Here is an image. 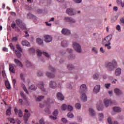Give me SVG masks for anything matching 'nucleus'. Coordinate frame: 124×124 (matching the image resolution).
Returning <instances> with one entry per match:
<instances>
[{
    "mask_svg": "<svg viewBox=\"0 0 124 124\" xmlns=\"http://www.w3.org/2000/svg\"><path fill=\"white\" fill-rule=\"evenodd\" d=\"M117 61L113 60L111 62H107L105 63V66L108 71H113L117 67Z\"/></svg>",
    "mask_w": 124,
    "mask_h": 124,
    "instance_id": "obj_1",
    "label": "nucleus"
},
{
    "mask_svg": "<svg viewBox=\"0 0 124 124\" xmlns=\"http://www.w3.org/2000/svg\"><path fill=\"white\" fill-rule=\"evenodd\" d=\"M73 47L75 51L77 52V53H82V48L81 47V45L74 42L73 44Z\"/></svg>",
    "mask_w": 124,
    "mask_h": 124,
    "instance_id": "obj_2",
    "label": "nucleus"
},
{
    "mask_svg": "<svg viewBox=\"0 0 124 124\" xmlns=\"http://www.w3.org/2000/svg\"><path fill=\"white\" fill-rule=\"evenodd\" d=\"M53 101L50 99V98H48L46 101V103L47 104L46 105L47 109L45 110L46 113L47 114H50L51 113V110L49 109V108H51V106L49 105V104L51 103H53Z\"/></svg>",
    "mask_w": 124,
    "mask_h": 124,
    "instance_id": "obj_3",
    "label": "nucleus"
},
{
    "mask_svg": "<svg viewBox=\"0 0 124 124\" xmlns=\"http://www.w3.org/2000/svg\"><path fill=\"white\" fill-rule=\"evenodd\" d=\"M16 23L21 30H26V25L23 23V21L20 19H17L16 20Z\"/></svg>",
    "mask_w": 124,
    "mask_h": 124,
    "instance_id": "obj_4",
    "label": "nucleus"
},
{
    "mask_svg": "<svg viewBox=\"0 0 124 124\" xmlns=\"http://www.w3.org/2000/svg\"><path fill=\"white\" fill-rule=\"evenodd\" d=\"M53 116L49 117L50 120H57L58 119V115H59V110L58 109H55L53 112Z\"/></svg>",
    "mask_w": 124,
    "mask_h": 124,
    "instance_id": "obj_5",
    "label": "nucleus"
},
{
    "mask_svg": "<svg viewBox=\"0 0 124 124\" xmlns=\"http://www.w3.org/2000/svg\"><path fill=\"white\" fill-rule=\"evenodd\" d=\"M44 38L45 42H46V43L52 42V40H53V38L52 37V36L49 35H45L44 36Z\"/></svg>",
    "mask_w": 124,
    "mask_h": 124,
    "instance_id": "obj_6",
    "label": "nucleus"
},
{
    "mask_svg": "<svg viewBox=\"0 0 124 124\" xmlns=\"http://www.w3.org/2000/svg\"><path fill=\"white\" fill-rule=\"evenodd\" d=\"M113 36L112 35H109L108 36H107L104 40H103L102 44H105L106 43H108L111 41V40L112 39Z\"/></svg>",
    "mask_w": 124,
    "mask_h": 124,
    "instance_id": "obj_7",
    "label": "nucleus"
},
{
    "mask_svg": "<svg viewBox=\"0 0 124 124\" xmlns=\"http://www.w3.org/2000/svg\"><path fill=\"white\" fill-rule=\"evenodd\" d=\"M104 104L105 107H106L107 108V107H108L109 106V104L110 105H112V104H114V102H113V101H112L111 100H109L108 101V99H105L104 100Z\"/></svg>",
    "mask_w": 124,
    "mask_h": 124,
    "instance_id": "obj_8",
    "label": "nucleus"
},
{
    "mask_svg": "<svg viewBox=\"0 0 124 124\" xmlns=\"http://www.w3.org/2000/svg\"><path fill=\"white\" fill-rule=\"evenodd\" d=\"M67 14L70 15V16H74V15H76V12L75 11H73V9H67L66 11Z\"/></svg>",
    "mask_w": 124,
    "mask_h": 124,
    "instance_id": "obj_9",
    "label": "nucleus"
},
{
    "mask_svg": "<svg viewBox=\"0 0 124 124\" xmlns=\"http://www.w3.org/2000/svg\"><path fill=\"white\" fill-rule=\"evenodd\" d=\"M38 87L39 89L41 90L42 92H43V93L45 92V91H46L45 88H44V83H43V82H40L38 84Z\"/></svg>",
    "mask_w": 124,
    "mask_h": 124,
    "instance_id": "obj_10",
    "label": "nucleus"
},
{
    "mask_svg": "<svg viewBox=\"0 0 124 124\" xmlns=\"http://www.w3.org/2000/svg\"><path fill=\"white\" fill-rule=\"evenodd\" d=\"M62 33L64 35H70L71 33L70 30L66 28H63L62 31Z\"/></svg>",
    "mask_w": 124,
    "mask_h": 124,
    "instance_id": "obj_11",
    "label": "nucleus"
},
{
    "mask_svg": "<svg viewBox=\"0 0 124 124\" xmlns=\"http://www.w3.org/2000/svg\"><path fill=\"white\" fill-rule=\"evenodd\" d=\"M15 114L16 115H17V114H18V117H19V118H22V117H23V112H22V110H21V109L18 110L17 108H15Z\"/></svg>",
    "mask_w": 124,
    "mask_h": 124,
    "instance_id": "obj_12",
    "label": "nucleus"
},
{
    "mask_svg": "<svg viewBox=\"0 0 124 124\" xmlns=\"http://www.w3.org/2000/svg\"><path fill=\"white\" fill-rule=\"evenodd\" d=\"M64 20L66 22H68L70 24L76 23V20L72 17H65Z\"/></svg>",
    "mask_w": 124,
    "mask_h": 124,
    "instance_id": "obj_13",
    "label": "nucleus"
},
{
    "mask_svg": "<svg viewBox=\"0 0 124 124\" xmlns=\"http://www.w3.org/2000/svg\"><path fill=\"white\" fill-rule=\"evenodd\" d=\"M80 90L79 91V92L80 93H83L86 92V91L87 90V85H86V84H82L80 86Z\"/></svg>",
    "mask_w": 124,
    "mask_h": 124,
    "instance_id": "obj_14",
    "label": "nucleus"
},
{
    "mask_svg": "<svg viewBox=\"0 0 124 124\" xmlns=\"http://www.w3.org/2000/svg\"><path fill=\"white\" fill-rule=\"evenodd\" d=\"M49 87L51 89H56L57 88V83L54 81H51L49 83Z\"/></svg>",
    "mask_w": 124,
    "mask_h": 124,
    "instance_id": "obj_15",
    "label": "nucleus"
},
{
    "mask_svg": "<svg viewBox=\"0 0 124 124\" xmlns=\"http://www.w3.org/2000/svg\"><path fill=\"white\" fill-rule=\"evenodd\" d=\"M114 92L116 95H121V94H123V92L119 88H115Z\"/></svg>",
    "mask_w": 124,
    "mask_h": 124,
    "instance_id": "obj_16",
    "label": "nucleus"
},
{
    "mask_svg": "<svg viewBox=\"0 0 124 124\" xmlns=\"http://www.w3.org/2000/svg\"><path fill=\"white\" fill-rule=\"evenodd\" d=\"M21 44L22 46H27V47L31 46V44L28 41L24 40L22 41Z\"/></svg>",
    "mask_w": 124,
    "mask_h": 124,
    "instance_id": "obj_17",
    "label": "nucleus"
},
{
    "mask_svg": "<svg viewBox=\"0 0 124 124\" xmlns=\"http://www.w3.org/2000/svg\"><path fill=\"white\" fill-rule=\"evenodd\" d=\"M57 97L58 99H59V100H61V101H62V100H64V97L61 93H57Z\"/></svg>",
    "mask_w": 124,
    "mask_h": 124,
    "instance_id": "obj_18",
    "label": "nucleus"
},
{
    "mask_svg": "<svg viewBox=\"0 0 124 124\" xmlns=\"http://www.w3.org/2000/svg\"><path fill=\"white\" fill-rule=\"evenodd\" d=\"M14 62L16 63V64H17V65L19 66L20 67H23V64L22 63V62L20 61V60L15 59H14Z\"/></svg>",
    "mask_w": 124,
    "mask_h": 124,
    "instance_id": "obj_19",
    "label": "nucleus"
},
{
    "mask_svg": "<svg viewBox=\"0 0 124 124\" xmlns=\"http://www.w3.org/2000/svg\"><path fill=\"white\" fill-rule=\"evenodd\" d=\"M89 112L90 116H91V117H94L95 116V111L92 108H89Z\"/></svg>",
    "mask_w": 124,
    "mask_h": 124,
    "instance_id": "obj_20",
    "label": "nucleus"
},
{
    "mask_svg": "<svg viewBox=\"0 0 124 124\" xmlns=\"http://www.w3.org/2000/svg\"><path fill=\"white\" fill-rule=\"evenodd\" d=\"M100 91V85H98L94 87L93 89V92L95 93H99Z\"/></svg>",
    "mask_w": 124,
    "mask_h": 124,
    "instance_id": "obj_21",
    "label": "nucleus"
},
{
    "mask_svg": "<svg viewBox=\"0 0 124 124\" xmlns=\"http://www.w3.org/2000/svg\"><path fill=\"white\" fill-rule=\"evenodd\" d=\"M81 99L82 100V101L84 102L87 101L88 100V98L87 97V96L85 93H82L81 95Z\"/></svg>",
    "mask_w": 124,
    "mask_h": 124,
    "instance_id": "obj_22",
    "label": "nucleus"
},
{
    "mask_svg": "<svg viewBox=\"0 0 124 124\" xmlns=\"http://www.w3.org/2000/svg\"><path fill=\"white\" fill-rule=\"evenodd\" d=\"M93 78L94 80H98L100 78V75L98 73H95L93 75Z\"/></svg>",
    "mask_w": 124,
    "mask_h": 124,
    "instance_id": "obj_23",
    "label": "nucleus"
},
{
    "mask_svg": "<svg viewBox=\"0 0 124 124\" xmlns=\"http://www.w3.org/2000/svg\"><path fill=\"white\" fill-rule=\"evenodd\" d=\"M98 119L100 121H102L104 119V114L103 113H98Z\"/></svg>",
    "mask_w": 124,
    "mask_h": 124,
    "instance_id": "obj_24",
    "label": "nucleus"
},
{
    "mask_svg": "<svg viewBox=\"0 0 124 124\" xmlns=\"http://www.w3.org/2000/svg\"><path fill=\"white\" fill-rule=\"evenodd\" d=\"M9 70L12 73H15L14 66L11 63L9 64Z\"/></svg>",
    "mask_w": 124,
    "mask_h": 124,
    "instance_id": "obj_25",
    "label": "nucleus"
},
{
    "mask_svg": "<svg viewBox=\"0 0 124 124\" xmlns=\"http://www.w3.org/2000/svg\"><path fill=\"white\" fill-rule=\"evenodd\" d=\"M61 46H62V47H67V46H68V42L67 41H62L61 43Z\"/></svg>",
    "mask_w": 124,
    "mask_h": 124,
    "instance_id": "obj_26",
    "label": "nucleus"
},
{
    "mask_svg": "<svg viewBox=\"0 0 124 124\" xmlns=\"http://www.w3.org/2000/svg\"><path fill=\"white\" fill-rule=\"evenodd\" d=\"M27 18L28 19H36V17L31 13H29L27 14Z\"/></svg>",
    "mask_w": 124,
    "mask_h": 124,
    "instance_id": "obj_27",
    "label": "nucleus"
},
{
    "mask_svg": "<svg viewBox=\"0 0 124 124\" xmlns=\"http://www.w3.org/2000/svg\"><path fill=\"white\" fill-rule=\"evenodd\" d=\"M115 73L116 76H119V75H121V74L122 73V70L121 68H117L116 70Z\"/></svg>",
    "mask_w": 124,
    "mask_h": 124,
    "instance_id": "obj_28",
    "label": "nucleus"
},
{
    "mask_svg": "<svg viewBox=\"0 0 124 124\" xmlns=\"http://www.w3.org/2000/svg\"><path fill=\"white\" fill-rule=\"evenodd\" d=\"M105 45V47H107L108 50H110L111 48H112V47L111 46V43L108 42V43H107L106 44H104Z\"/></svg>",
    "mask_w": 124,
    "mask_h": 124,
    "instance_id": "obj_29",
    "label": "nucleus"
},
{
    "mask_svg": "<svg viewBox=\"0 0 124 124\" xmlns=\"http://www.w3.org/2000/svg\"><path fill=\"white\" fill-rule=\"evenodd\" d=\"M113 111H114L116 113H120V112H121V109L120 107H114L113 108Z\"/></svg>",
    "mask_w": 124,
    "mask_h": 124,
    "instance_id": "obj_30",
    "label": "nucleus"
},
{
    "mask_svg": "<svg viewBox=\"0 0 124 124\" xmlns=\"http://www.w3.org/2000/svg\"><path fill=\"white\" fill-rule=\"evenodd\" d=\"M37 89V87L34 85H32L29 87V90L31 91H35Z\"/></svg>",
    "mask_w": 124,
    "mask_h": 124,
    "instance_id": "obj_31",
    "label": "nucleus"
},
{
    "mask_svg": "<svg viewBox=\"0 0 124 124\" xmlns=\"http://www.w3.org/2000/svg\"><path fill=\"white\" fill-rule=\"evenodd\" d=\"M118 4H121L122 7H124V0H117Z\"/></svg>",
    "mask_w": 124,
    "mask_h": 124,
    "instance_id": "obj_32",
    "label": "nucleus"
},
{
    "mask_svg": "<svg viewBox=\"0 0 124 124\" xmlns=\"http://www.w3.org/2000/svg\"><path fill=\"white\" fill-rule=\"evenodd\" d=\"M21 52L20 51H18L17 50H15L16 55L18 58V59H20L21 57H22V55H21Z\"/></svg>",
    "mask_w": 124,
    "mask_h": 124,
    "instance_id": "obj_33",
    "label": "nucleus"
},
{
    "mask_svg": "<svg viewBox=\"0 0 124 124\" xmlns=\"http://www.w3.org/2000/svg\"><path fill=\"white\" fill-rule=\"evenodd\" d=\"M36 42L37 44H39V45H42V44H43V40H42V39L40 38H38L36 39Z\"/></svg>",
    "mask_w": 124,
    "mask_h": 124,
    "instance_id": "obj_34",
    "label": "nucleus"
},
{
    "mask_svg": "<svg viewBox=\"0 0 124 124\" xmlns=\"http://www.w3.org/2000/svg\"><path fill=\"white\" fill-rule=\"evenodd\" d=\"M46 76L48 78H54L55 77V75L54 74H51V73L46 72Z\"/></svg>",
    "mask_w": 124,
    "mask_h": 124,
    "instance_id": "obj_35",
    "label": "nucleus"
},
{
    "mask_svg": "<svg viewBox=\"0 0 124 124\" xmlns=\"http://www.w3.org/2000/svg\"><path fill=\"white\" fill-rule=\"evenodd\" d=\"M5 86H6L7 89H8V90H10V89H11V86H10V83H9V81H6L5 82Z\"/></svg>",
    "mask_w": 124,
    "mask_h": 124,
    "instance_id": "obj_36",
    "label": "nucleus"
},
{
    "mask_svg": "<svg viewBox=\"0 0 124 124\" xmlns=\"http://www.w3.org/2000/svg\"><path fill=\"white\" fill-rule=\"evenodd\" d=\"M6 114L7 116H10L11 114V107H9L7 109Z\"/></svg>",
    "mask_w": 124,
    "mask_h": 124,
    "instance_id": "obj_37",
    "label": "nucleus"
},
{
    "mask_svg": "<svg viewBox=\"0 0 124 124\" xmlns=\"http://www.w3.org/2000/svg\"><path fill=\"white\" fill-rule=\"evenodd\" d=\"M28 52L30 54H34L35 53V49L33 47H31L29 49Z\"/></svg>",
    "mask_w": 124,
    "mask_h": 124,
    "instance_id": "obj_38",
    "label": "nucleus"
},
{
    "mask_svg": "<svg viewBox=\"0 0 124 124\" xmlns=\"http://www.w3.org/2000/svg\"><path fill=\"white\" fill-rule=\"evenodd\" d=\"M67 68L69 70H71L74 69V66H73L72 64H69L67 66Z\"/></svg>",
    "mask_w": 124,
    "mask_h": 124,
    "instance_id": "obj_39",
    "label": "nucleus"
},
{
    "mask_svg": "<svg viewBox=\"0 0 124 124\" xmlns=\"http://www.w3.org/2000/svg\"><path fill=\"white\" fill-rule=\"evenodd\" d=\"M97 108L98 111H102L103 110V105H97Z\"/></svg>",
    "mask_w": 124,
    "mask_h": 124,
    "instance_id": "obj_40",
    "label": "nucleus"
},
{
    "mask_svg": "<svg viewBox=\"0 0 124 124\" xmlns=\"http://www.w3.org/2000/svg\"><path fill=\"white\" fill-rule=\"evenodd\" d=\"M31 117V114L30 113H25L23 116L24 119H28Z\"/></svg>",
    "mask_w": 124,
    "mask_h": 124,
    "instance_id": "obj_41",
    "label": "nucleus"
},
{
    "mask_svg": "<svg viewBox=\"0 0 124 124\" xmlns=\"http://www.w3.org/2000/svg\"><path fill=\"white\" fill-rule=\"evenodd\" d=\"M75 107L76 109H78V110L80 109V108H81L82 106L81 105V104L80 103H77L75 105Z\"/></svg>",
    "mask_w": 124,
    "mask_h": 124,
    "instance_id": "obj_42",
    "label": "nucleus"
},
{
    "mask_svg": "<svg viewBox=\"0 0 124 124\" xmlns=\"http://www.w3.org/2000/svg\"><path fill=\"white\" fill-rule=\"evenodd\" d=\"M43 98H44V96H39L36 98V99L37 101H41V100L43 99Z\"/></svg>",
    "mask_w": 124,
    "mask_h": 124,
    "instance_id": "obj_43",
    "label": "nucleus"
},
{
    "mask_svg": "<svg viewBox=\"0 0 124 124\" xmlns=\"http://www.w3.org/2000/svg\"><path fill=\"white\" fill-rule=\"evenodd\" d=\"M67 108V106L65 104H63L61 107V109L62 111H65Z\"/></svg>",
    "mask_w": 124,
    "mask_h": 124,
    "instance_id": "obj_44",
    "label": "nucleus"
},
{
    "mask_svg": "<svg viewBox=\"0 0 124 124\" xmlns=\"http://www.w3.org/2000/svg\"><path fill=\"white\" fill-rule=\"evenodd\" d=\"M20 95H21V97H22V98H23V99H25V100H26L27 97H26V95L25 94H24V93L21 92Z\"/></svg>",
    "mask_w": 124,
    "mask_h": 124,
    "instance_id": "obj_45",
    "label": "nucleus"
},
{
    "mask_svg": "<svg viewBox=\"0 0 124 124\" xmlns=\"http://www.w3.org/2000/svg\"><path fill=\"white\" fill-rule=\"evenodd\" d=\"M36 75L38 77H41L42 76H43V73L42 72H38L36 73Z\"/></svg>",
    "mask_w": 124,
    "mask_h": 124,
    "instance_id": "obj_46",
    "label": "nucleus"
},
{
    "mask_svg": "<svg viewBox=\"0 0 124 124\" xmlns=\"http://www.w3.org/2000/svg\"><path fill=\"white\" fill-rule=\"evenodd\" d=\"M43 55H44L46 58H50V55H49L48 53H47L46 52H43Z\"/></svg>",
    "mask_w": 124,
    "mask_h": 124,
    "instance_id": "obj_47",
    "label": "nucleus"
},
{
    "mask_svg": "<svg viewBox=\"0 0 124 124\" xmlns=\"http://www.w3.org/2000/svg\"><path fill=\"white\" fill-rule=\"evenodd\" d=\"M67 108L69 111H70V112L73 110V107H72V106L68 105Z\"/></svg>",
    "mask_w": 124,
    "mask_h": 124,
    "instance_id": "obj_48",
    "label": "nucleus"
},
{
    "mask_svg": "<svg viewBox=\"0 0 124 124\" xmlns=\"http://www.w3.org/2000/svg\"><path fill=\"white\" fill-rule=\"evenodd\" d=\"M26 65H27V67H30V66H31L32 65V63H31L29 61H27V63H26Z\"/></svg>",
    "mask_w": 124,
    "mask_h": 124,
    "instance_id": "obj_49",
    "label": "nucleus"
},
{
    "mask_svg": "<svg viewBox=\"0 0 124 124\" xmlns=\"http://www.w3.org/2000/svg\"><path fill=\"white\" fill-rule=\"evenodd\" d=\"M22 86H23V89L24 92H25V93H27V94H29V91L27 89V88L26 87V86H25V85H24Z\"/></svg>",
    "mask_w": 124,
    "mask_h": 124,
    "instance_id": "obj_50",
    "label": "nucleus"
},
{
    "mask_svg": "<svg viewBox=\"0 0 124 124\" xmlns=\"http://www.w3.org/2000/svg\"><path fill=\"white\" fill-rule=\"evenodd\" d=\"M16 49H17L19 52H22V48H21L20 45H16Z\"/></svg>",
    "mask_w": 124,
    "mask_h": 124,
    "instance_id": "obj_51",
    "label": "nucleus"
},
{
    "mask_svg": "<svg viewBox=\"0 0 124 124\" xmlns=\"http://www.w3.org/2000/svg\"><path fill=\"white\" fill-rule=\"evenodd\" d=\"M37 54L39 57H41L42 55V52H41L40 50H38L37 51Z\"/></svg>",
    "mask_w": 124,
    "mask_h": 124,
    "instance_id": "obj_52",
    "label": "nucleus"
},
{
    "mask_svg": "<svg viewBox=\"0 0 124 124\" xmlns=\"http://www.w3.org/2000/svg\"><path fill=\"white\" fill-rule=\"evenodd\" d=\"M39 124H45V122H44V119L41 118L40 120H39Z\"/></svg>",
    "mask_w": 124,
    "mask_h": 124,
    "instance_id": "obj_53",
    "label": "nucleus"
},
{
    "mask_svg": "<svg viewBox=\"0 0 124 124\" xmlns=\"http://www.w3.org/2000/svg\"><path fill=\"white\" fill-rule=\"evenodd\" d=\"M111 86V84L110 83H106L105 84V87L106 88V89H109L110 87Z\"/></svg>",
    "mask_w": 124,
    "mask_h": 124,
    "instance_id": "obj_54",
    "label": "nucleus"
},
{
    "mask_svg": "<svg viewBox=\"0 0 124 124\" xmlns=\"http://www.w3.org/2000/svg\"><path fill=\"white\" fill-rule=\"evenodd\" d=\"M108 123L109 124H112V119H111V117H108Z\"/></svg>",
    "mask_w": 124,
    "mask_h": 124,
    "instance_id": "obj_55",
    "label": "nucleus"
},
{
    "mask_svg": "<svg viewBox=\"0 0 124 124\" xmlns=\"http://www.w3.org/2000/svg\"><path fill=\"white\" fill-rule=\"evenodd\" d=\"M20 77L21 80H22L23 81H25V77H24V74L23 73L20 74Z\"/></svg>",
    "mask_w": 124,
    "mask_h": 124,
    "instance_id": "obj_56",
    "label": "nucleus"
},
{
    "mask_svg": "<svg viewBox=\"0 0 124 124\" xmlns=\"http://www.w3.org/2000/svg\"><path fill=\"white\" fill-rule=\"evenodd\" d=\"M68 118H73L74 117V115H73V114L71 113H68L67 114Z\"/></svg>",
    "mask_w": 124,
    "mask_h": 124,
    "instance_id": "obj_57",
    "label": "nucleus"
},
{
    "mask_svg": "<svg viewBox=\"0 0 124 124\" xmlns=\"http://www.w3.org/2000/svg\"><path fill=\"white\" fill-rule=\"evenodd\" d=\"M18 38L17 37H14L12 39V41H13V42H16Z\"/></svg>",
    "mask_w": 124,
    "mask_h": 124,
    "instance_id": "obj_58",
    "label": "nucleus"
},
{
    "mask_svg": "<svg viewBox=\"0 0 124 124\" xmlns=\"http://www.w3.org/2000/svg\"><path fill=\"white\" fill-rule=\"evenodd\" d=\"M76 3H81L82 2V0H73Z\"/></svg>",
    "mask_w": 124,
    "mask_h": 124,
    "instance_id": "obj_59",
    "label": "nucleus"
},
{
    "mask_svg": "<svg viewBox=\"0 0 124 124\" xmlns=\"http://www.w3.org/2000/svg\"><path fill=\"white\" fill-rule=\"evenodd\" d=\"M92 50L95 54H97V49L96 47H93Z\"/></svg>",
    "mask_w": 124,
    "mask_h": 124,
    "instance_id": "obj_60",
    "label": "nucleus"
},
{
    "mask_svg": "<svg viewBox=\"0 0 124 124\" xmlns=\"http://www.w3.org/2000/svg\"><path fill=\"white\" fill-rule=\"evenodd\" d=\"M60 55H61L62 56H63L64 55H65V51L62 50L59 53Z\"/></svg>",
    "mask_w": 124,
    "mask_h": 124,
    "instance_id": "obj_61",
    "label": "nucleus"
},
{
    "mask_svg": "<svg viewBox=\"0 0 124 124\" xmlns=\"http://www.w3.org/2000/svg\"><path fill=\"white\" fill-rule=\"evenodd\" d=\"M116 30L118 31L121 32V26L119 25H117L116 27Z\"/></svg>",
    "mask_w": 124,
    "mask_h": 124,
    "instance_id": "obj_62",
    "label": "nucleus"
},
{
    "mask_svg": "<svg viewBox=\"0 0 124 124\" xmlns=\"http://www.w3.org/2000/svg\"><path fill=\"white\" fill-rule=\"evenodd\" d=\"M2 74L3 78H5L6 77V74H5V71H2Z\"/></svg>",
    "mask_w": 124,
    "mask_h": 124,
    "instance_id": "obj_63",
    "label": "nucleus"
},
{
    "mask_svg": "<svg viewBox=\"0 0 124 124\" xmlns=\"http://www.w3.org/2000/svg\"><path fill=\"white\" fill-rule=\"evenodd\" d=\"M75 58V55L73 54H70V57H69V59H74Z\"/></svg>",
    "mask_w": 124,
    "mask_h": 124,
    "instance_id": "obj_64",
    "label": "nucleus"
}]
</instances>
